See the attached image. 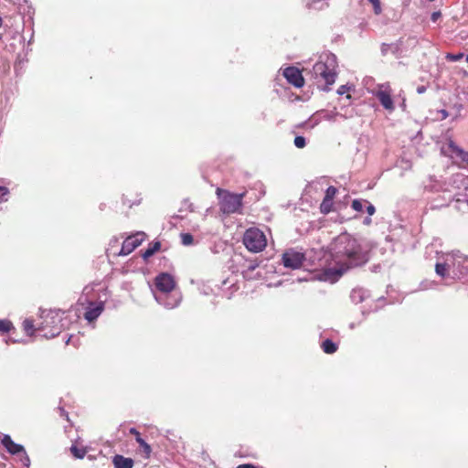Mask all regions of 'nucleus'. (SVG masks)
Instances as JSON below:
<instances>
[{
	"label": "nucleus",
	"mask_w": 468,
	"mask_h": 468,
	"mask_svg": "<svg viewBox=\"0 0 468 468\" xmlns=\"http://www.w3.org/2000/svg\"><path fill=\"white\" fill-rule=\"evenodd\" d=\"M392 93L393 90L389 83L378 84L373 91L374 96L378 100L382 107L389 112L395 110Z\"/></svg>",
	"instance_id": "6"
},
{
	"label": "nucleus",
	"mask_w": 468,
	"mask_h": 468,
	"mask_svg": "<svg viewBox=\"0 0 468 468\" xmlns=\"http://www.w3.org/2000/svg\"><path fill=\"white\" fill-rule=\"evenodd\" d=\"M70 452L72 453V455L78 459H82L84 458V456L86 455L87 453V451L85 448L81 447H78L76 445H72L70 447Z\"/></svg>",
	"instance_id": "22"
},
{
	"label": "nucleus",
	"mask_w": 468,
	"mask_h": 468,
	"mask_svg": "<svg viewBox=\"0 0 468 468\" xmlns=\"http://www.w3.org/2000/svg\"><path fill=\"white\" fill-rule=\"evenodd\" d=\"M161 249V242L160 241H154L151 242L148 245V248L143 252L142 257L144 260H148L150 257H152L154 253L159 251Z\"/></svg>",
	"instance_id": "16"
},
{
	"label": "nucleus",
	"mask_w": 468,
	"mask_h": 468,
	"mask_svg": "<svg viewBox=\"0 0 468 468\" xmlns=\"http://www.w3.org/2000/svg\"><path fill=\"white\" fill-rule=\"evenodd\" d=\"M426 90V88L424 86L418 87L417 91L419 93H422Z\"/></svg>",
	"instance_id": "38"
},
{
	"label": "nucleus",
	"mask_w": 468,
	"mask_h": 468,
	"mask_svg": "<svg viewBox=\"0 0 468 468\" xmlns=\"http://www.w3.org/2000/svg\"><path fill=\"white\" fill-rule=\"evenodd\" d=\"M236 468H258V467L252 463H244V464L238 465Z\"/></svg>",
	"instance_id": "37"
},
{
	"label": "nucleus",
	"mask_w": 468,
	"mask_h": 468,
	"mask_svg": "<svg viewBox=\"0 0 468 468\" xmlns=\"http://www.w3.org/2000/svg\"><path fill=\"white\" fill-rule=\"evenodd\" d=\"M463 54L458 53V54H447L446 58L451 61H458L461 58H463Z\"/></svg>",
	"instance_id": "31"
},
{
	"label": "nucleus",
	"mask_w": 468,
	"mask_h": 468,
	"mask_svg": "<svg viewBox=\"0 0 468 468\" xmlns=\"http://www.w3.org/2000/svg\"><path fill=\"white\" fill-rule=\"evenodd\" d=\"M146 239L144 232H137L133 235L127 237L122 242L120 255H128L138 248Z\"/></svg>",
	"instance_id": "8"
},
{
	"label": "nucleus",
	"mask_w": 468,
	"mask_h": 468,
	"mask_svg": "<svg viewBox=\"0 0 468 468\" xmlns=\"http://www.w3.org/2000/svg\"><path fill=\"white\" fill-rule=\"evenodd\" d=\"M243 244L250 252H261L267 246V238L260 229L249 228L243 235Z\"/></svg>",
	"instance_id": "5"
},
{
	"label": "nucleus",
	"mask_w": 468,
	"mask_h": 468,
	"mask_svg": "<svg viewBox=\"0 0 468 468\" xmlns=\"http://www.w3.org/2000/svg\"><path fill=\"white\" fill-rule=\"evenodd\" d=\"M9 194V190L5 186H0V203L6 201V197Z\"/></svg>",
	"instance_id": "28"
},
{
	"label": "nucleus",
	"mask_w": 468,
	"mask_h": 468,
	"mask_svg": "<svg viewBox=\"0 0 468 468\" xmlns=\"http://www.w3.org/2000/svg\"><path fill=\"white\" fill-rule=\"evenodd\" d=\"M364 224H366V225L371 224V218H366L365 220H364Z\"/></svg>",
	"instance_id": "39"
},
{
	"label": "nucleus",
	"mask_w": 468,
	"mask_h": 468,
	"mask_svg": "<svg viewBox=\"0 0 468 468\" xmlns=\"http://www.w3.org/2000/svg\"><path fill=\"white\" fill-rule=\"evenodd\" d=\"M450 270L451 264L447 260L443 263H437L435 265V271L441 277H446Z\"/></svg>",
	"instance_id": "17"
},
{
	"label": "nucleus",
	"mask_w": 468,
	"mask_h": 468,
	"mask_svg": "<svg viewBox=\"0 0 468 468\" xmlns=\"http://www.w3.org/2000/svg\"><path fill=\"white\" fill-rule=\"evenodd\" d=\"M373 5L374 13L379 15L382 12L380 0H368Z\"/></svg>",
	"instance_id": "26"
},
{
	"label": "nucleus",
	"mask_w": 468,
	"mask_h": 468,
	"mask_svg": "<svg viewBox=\"0 0 468 468\" xmlns=\"http://www.w3.org/2000/svg\"><path fill=\"white\" fill-rule=\"evenodd\" d=\"M348 90H349V87H347L346 85H342L338 88L337 93L339 95H343V94L346 93Z\"/></svg>",
	"instance_id": "34"
},
{
	"label": "nucleus",
	"mask_w": 468,
	"mask_h": 468,
	"mask_svg": "<svg viewBox=\"0 0 468 468\" xmlns=\"http://www.w3.org/2000/svg\"><path fill=\"white\" fill-rule=\"evenodd\" d=\"M455 157H458L463 165H468V153L462 148Z\"/></svg>",
	"instance_id": "25"
},
{
	"label": "nucleus",
	"mask_w": 468,
	"mask_h": 468,
	"mask_svg": "<svg viewBox=\"0 0 468 468\" xmlns=\"http://www.w3.org/2000/svg\"><path fill=\"white\" fill-rule=\"evenodd\" d=\"M129 432L134 436L135 438V441H139L140 440H142L143 438L141 437V434L140 432L135 429V428H131L129 430Z\"/></svg>",
	"instance_id": "32"
},
{
	"label": "nucleus",
	"mask_w": 468,
	"mask_h": 468,
	"mask_svg": "<svg viewBox=\"0 0 468 468\" xmlns=\"http://www.w3.org/2000/svg\"><path fill=\"white\" fill-rule=\"evenodd\" d=\"M3 38V34L0 33V40Z\"/></svg>",
	"instance_id": "41"
},
{
	"label": "nucleus",
	"mask_w": 468,
	"mask_h": 468,
	"mask_svg": "<svg viewBox=\"0 0 468 468\" xmlns=\"http://www.w3.org/2000/svg\"><path fill=\"white\" fill-rule=\"evenodd\" d=\"M351 207L356 211H362L363 210V205L362 201L359 199H354L351 204Z\"/></svg>",
	"instance_id": "29"
},
{
	"label": "nucleus",
	"mask_w": 468,
	"mask_h": 468,
	"mask_svg": "<svg viewBox=\"0 0 468 468\" xmlns=\"http://www.w3.org/2000/svg\"><path fill=\"white\" fill-rule=\"evenodd\" d=\"M216 193L219 198V209L223 214L241 213L242 199L246 196V192L234 194L228 190L218 188Z\"/></svg>",
	"instance_id": "4"
},
{
	"label": "nucleus",
	"mask_w": 468,
	"mask_h": 468,
	"mask_svg": "<svg viewBox=\"0 0 468 468\" xmlns=\"http://www.w3.org/2000/svg\"><path fill=\"white\" fill-rule=\"evenodd\" d=\"M122 202L128 207H132L134 205H139L141 202V199L131 201L130 199L127 198V196H123Z\"/></svg>",
	"instance_id": "30"
},
{
	"label": "nucleus",
	"mask_w": 468,
	"mask_h": 468,
	"mask_svg": "<svg viewBox=\"0 0 468 468\" xmlns=\"http://www.w3.org/2000/svg\"><path fill=\"white\" fill-rule=\"evenodd\" d=\"M180 238L182 244L185 246H190L194 243V238L190 233H182Z\"/></svg>",
	"instance_id": "23"
},
{
	"label": "nucleus",
	"mask_w": 468,
	"mask_h": 468,
	"mask_svg": "<svg viewBox=\"0 0 468 468\" xmlns=\"http://www.w3.org/2000/svg\"><path fill=\"white\" fill-rule=\"evenodd\" d=\"M336 194H337V188L334 186H330L325 191L324 197L334 200Z\"/></svg>",
	"instance_id": "24"
},
{
	"label": "nucleus",
	"mask_w": 468,
	"mask_h": 468,
	"mask_svg": "<svg viewBox=\"0 0 468 468\" xmlns=\"http://www.w3.org/2000/svg\"><path fill=\"white\" fill-rule=\"evenodd\" d=\"M336 65L334 57H326L325 60L317 61L313 67V74L318 81H324L325 88L324 90L328 91L330 86L335 81L337 76Z\"/></svg>",
	"instance_id": "3"
},
{
	"label": "nucleus",
	"mask_w": 468,
	"mask_h": 468,
	"mask_svg": "<svg viewBox=\"0 0 468 468\" xmlns=\"http://www.w3.org/2000/svg\"><path fill=\"white\" fill-rule=\"evenodd\" d=\"M322 349L326 354H334L337 350V346L330 339H326L322 343Z\"/></svg>",
	"instance_id": "19"
},
{
	"label": "nucleus",
	"mask_w": 468,
	"mask_h": 468,
	"mask_svg": "<svg viewBox=\"0 0 468 468\" xmlns=\"http://www.w3.org/2000/svg\"><path fill=\"white\" fill-rule=\"evenodd\" d=\"M13 328H14V326L10 320H7V319L0 320V335L9 333Z\"/></svg>",
	"instance_id": "21"
},
{
	"label": "nucleus",
	"mask_w": 468,
	"mask_h": 468,
	"mask_svg": "<svg viewBox=\"0 0 468 468\" xmlns=\"http://www.w3.org/2000/svg\"><path fill=\"white\" fill-rule=\"evenodd\" d=\"M2 444L11 454H17L24 451V447L16 443L9 435H5L2 439Z\"/></svg>",
	"instance_id": "14"
},
{
	"label": "nucleus",
	"mask_w": 468,
	"mask_h": 468,
	"mask_svg": "<svg viewBox=\"0 0 468 468\" xmlns=\"http://www.w3.org/2000/svg\"><path fill=\"white\" fill-rule=\"evenodd\" d=\"M42 319H43L42 322H38L39 325H47L46 331L47 332L49 331L52 328V326L54 325V324H52V323L46 324V322H45V314L42 316Z\"/></svg>",
	"instance_id": "35"
},
{
	"label": "nucleus",
	"mask_w": 468,
	"mask_h": 468,
	"mask_svg": "<svg viewBox=\"0 0 468 468\" xmlns=\"http://www.w3.org/2000/svg\"><path fill=\"white\" fill-rule=\"evenodd\" d=\"M460 150L461 148L452 139H448L441 147V154L451 158H454Z\"/></svg>",
	"instance_id": "13"
},
{
	"label": "nucleus",
	"mask_w": 468,
	"mask_h": 468,
	"mask_svg": "<svg viewBox=\"0 0 468 468\" xmlns=\"http://www.w3.org/2000/svg\"><path fill=\"white\" fill-rule=\"evenodd\" d=\"M294 145L300 149L303 148L306 145L305 138L303 136H296L294 138Z\"/></svg>",
	"instance_id": "27"
},
{
	"label": "nucleus",
	"mask_w": 468,
	"mask_h": 468,
	"mask_svg": "<svg viewBox=\"0 0 468 468\" xmlns=\"http://www.w3.org/2000/svg\"><path fill=\"white\" fill-rule=\"evenodd\" d=\"M447 261L455 276H463L468 273V257L463 254H453L447 258Z\"/></svg>",
	"instance_id": "7"
},
{
	"label": "nucleus",
	"mask_w": 468,
	"mask_h": 468,
	"mask_svg": "<svg viewBox=\"0 0 468 468\" xmlns=\"http://www.w3.org/2000/svg\"><path fill=\"white\" fill-rule=\"evenodd\" d=\"M154 284L156 289L162 292H170L176 286L174 278L166 272L157 275L154 279Z\"/></svg>",
	"instance_id": "10"
},
{
	"label": "nucleus",
	"mask_w": 468,
	"mask_h": 468,
	"mask_svg": "<svg viewBox=\"0 0 468 468\" xmlns=\"http://www.w3.org/2000/svg\"><path fill=\"white\" fill-rule=\"evenodd\" d=\"M367 212L369 216L374 215L376 212L375 207L372 204H368V206L367 207Z\"/></svg>",
	"instance_id": "36"
},
{
	"label": "nucleus",
	"mask_w": 468,
	"mask_h": 468,
	"mask_svg": "<svg viewBox=\"0 0 468 468\" xmlns=\"http://www.w3.org/2000/svg\"><path fill=\"white\" fill-rule=\"evenodd\" d=\"M137 443L139 444L140 452L143 453V456L145 459H149L152 452L151 446L144 439L137 441Z\"/></svg>",
	"instance_id": "20"
},
{
	"label": "nucleus",
	"mask_w": 468,
	"mask_h": 468,
	"mask_svg": "<svg viewBox=\"0 0 468 468\" xmlns=\"http://www.w3.org/2000/svg\"><path fill=\"white\" fill-rule=\"evenodd\" d=\"M3 26V18L0 16V27Z\"/></svg>",
	"instance_id": "40"
},
{
	"label": "nucleus",
	"mask_w": 468,
	"mask_h": 468,
	"mask_svg": "<svg viewBox=\"0 0 468 468\" xmlns=\"http://www.w3.org/2000/svg\"><path fill=\"white\" fill-rule=\"evenodd\" d=\"M335 250L339 266L324 270L321 278L324 281L334 282L349 269L360 266L367 261L360 244L349 236H340L336 239Z\"/></svg>",
	"instance_id": "1"
},
{
	"label": "nucleus",
	"mask_w": 468,
	"mask_h": 468,
	"mask_svg": "<svg viewBox=\"0 0 468 468\" xmlns=\"http://www.w3.org/2000/svg\"><path fill=\"white\" fill-rule=\"evenodd\" d=\"M303 253L288 250L282 254V263L284 267L290 268L292 270L300 269L304 261Z\"/></svg>",
	"instance_id": "9"
},
{
	"label": "nucleus",
	"mask_w": 468,
	"mask_h": 468,
	"mask_svg": "<svg viewBox=\"0 0 468 468\" xmlns=\"http://www.w3.org/2000/svg\"><path fill=\"white\" fill-rule=\"evenodd\" d=\"M103 302H90L84 313V318L89 322H94L103 312Z\"/></svg>",
	"instance_id": "12"
},
{
	"label": "nucleus",
	"mask_w": 468,
	"mask_h": 468,
	"mask_svg": "<svg viewBox=\"0 0 468 468\" xmlns=\"http://www.w3.org/2000/svg\"><path fill=\"white\" fill-rule=\"evenodd\" d=\"M466 61L468 62V54H467V57H466Z\"/></svg>",
	"instance_id": "42"
},
{
	"label": "nucleus",
	"mask_w": 468,
	"mask_h": 468,
	"mask_svg": "<svg viewBox=\"0 0 468 468\" xmlns=\"http://www.w3.org/2000/svg\"><path fill=\"white\" fill-rule=\"evenodd\" d=\"M283 76L287 81L296 88H302L304 85V79L301 70L295 67H288L283 70Z\"/></svg>",
	"instance_id": "11"
},
{
	"label": "nucleus",
	"mask_w": 468,
	"mask_h": 468,
	"mask_svg": "<svg viewBox=\"0 0 468 468\" xmlns=\"http://www.w3.org/2000/svg\"><path fill=\"white\" fill-rule=\"evenodd\" d=\"M334 202L333 199L324 197L320 205V212L324 215H327L333 210Z\"/></svg>",
	"instance_id": "18"
},
{
	"label": "nucleus",
	"mask_w": 468,
	"mask_h": 468,
	"mask_svg": "<svg viewBox=\"0 0 468 468\" xmlns=\"http://www.w3.org/2000/svg\"><path fill=\"white\" fill-rule=\"evenodd\" d=\"M114 468H133L134 462L132 458H127L120 454H116L112 458Z\"/></svg>",
	"instance_id": "15"
},
{
	"label": "nucleus",
	"mask_w": 468,
	"mask_h": 468,
	"mask_svg": "<svg viewBox=\"0 0 468 468\" xmlns=\"http://www.w3.org/2000/svg\"><path fill=\"white\" fill-rule=\"evenodd\" d=\"M441 16V11H435L431 14V19L432 22H436Z\"/></svg>",
	"instance_id": "33"
},
{
	"label": "nucleus",
	"mask_w": 468,
	"mask_h": 468,
	"mask_svg": "<svg viewBox=\"0 0 468 468\" xmlns=\"http://www.w3.org/2000/svg\"><path fill=\"white\" fill-rule=\"evenodd\" d=\"M46 324L52 323L54 325L49 331H46L47 325H39L31 318H27L23 322V329L27 335H33L35 333H42V336L45 338H52L59 335L62 324L59 314L53 311L45 313Z\"/></svg>",
	"instance_id": "2"
}]
</instances>
